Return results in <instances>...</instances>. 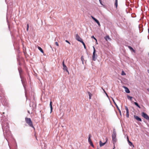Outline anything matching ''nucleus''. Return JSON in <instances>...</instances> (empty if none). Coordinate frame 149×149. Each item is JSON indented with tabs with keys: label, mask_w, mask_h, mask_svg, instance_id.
<instances>
[{
	"label": "nucleus",
	"mask_w": 149,
	"mask_h": 149,
	"mask_svg": "<svg viewBox=\"0 0 149 149\" xmlns=\"http://www.w3.org/2000/svg\"><path fill=\"white\" fill-rule=\"evenodd\" d=\"M116 134L115 130H113V134L112 135V139L113 143L114 144L117 141L116 137Z\"/></svg>",
	"instance_id": "f257e3e1"
},
{
	"label": "nucleus",
	"mask_w": 149,
	"mask_h": 149,
	"mask_svg": "<svg viewBox=\"0 0 149 149\" xmlns=\"http://www.w3.org/2000/svg\"><path fill=\"white\" fill-rule=\"evenodd\" d=\"M26 122L31 127H34L32 122L30 118H25Z\"/></svg>",
	"instance_id": "f03ea898"
},
{
	"label": "nucleus",
	"mask_w": 149,
	"mask_h": 149,
	"mask_svg": "<svg viewBox=\"0 0 149 149\" xmlns=\"http://www.w3.org/2000/svg\"><path fill=\"white\" fill-rule=\"evenodd\" d=\"M93 55L92 56V59L93 60L95 61L96 60L97 57V55L95 54V48L94 46L93 47Z\"/></svg>",
	"instance_id": "7ed1b4c3"
},
{
	"label": "nucleus",
	"mask_w": 149,
	"mask_h": 149,
	"mask_svg": "<svg viewBox=\"0 0 149 149\" xmlns=\"http://www.w3.org/2000/svg\"><path fill=\"white\" fill-rule=\"evenodd\" d=\"M141 115L143 117H144V118H146V119H147V120H149V117L145 113L143 112L141 113Z\"/></svg>",
	"instance_id": "20e7f679"
},
{
	"label": "nucleus",
	"mask_w": 149,
	"mask_h": 149,
	"mask_svg": "<svg viewBox=\"0 0 149 149\" xmlns=\"http://www.w3.org/2000/svg\"><path fill=\"white\" fill-rule=\"evenodd\" d=\"M75 38L77 41L81 42L83 41L81 38L79 37L78 34H76L75 35Z\"/></svg>",
	"instance_id": "39448f33"
},
{
	"label": "nucleus",
	"mask_w": 149,
	"mask_h": 149,
	"mask_svg": "<svg viewBox=\"0 0 149 149\" xmlns=\"http://www.w3.org/2000/svg\"><path fill=\"white\" fill-rule=\"evenodd\" d=\"M91 17L97 23L98 25L99 26H100V24L99 22V21L96 18H95L93 16H91Z\"/></svg>",
	"instance_id": "423d86ee"
},
{
	"label": "nucleus",
	"mask_w": 149,
	"mask_h": 149,
	"mask_svg": "<svg viewBox=\"0 0 149 149\" xmlns=\"http://www.w3.org/2000/svg\"><path fill=\"white\" fill-rule=\"evenodd\" d=\"M91 17L97 23L98 25L99 26H100V24L99 22V21L96 18H95L93 16H91Z\"/></svg>",
	"instance_id": "0eeeda50"
},
{
	"label": "nucleus",
	"mask_w": 149,
	"mask_h": 149,
	"mask_svg": "<svg viewBox=\"0 0 149 149\" xmlns=\"http://www.w3.org/2000/svg\"><path fill=\"white\" fill-rule=\"evenodd\" d=\"M113 102H114L116 106L117 107V109H118V110L119 111V113L121 116V111L119 109L118 105H117V104L115 103V101H114V100L113 99Z\"/></svg>",
	"instance_id": "6e6552de"
},
{
	"label": "nucleus",
	"mask_w": 149,
	"mask_h": 149,
	"mask_svg": "<svg viewBox=\"0 0 149 149\" xmlns=\"http://www.w3.org/2000/svg\"><path fill=\"white\" fill-rule=\"evenodd\" d=\"M63 69L64 70L66 71L67 72H68V73L69 74V72L67 68L65 65H63Z\"/></svg>",
	"instance_id": "1a4fd4ad"
},
{
	"label": "nucleus",
	"mask_w": 149,
	"mask_h": 149,
	"mask_svg": "<svg viewBox=\"0 0 149 149\" xmlns=\"http://www.w3.org/2000/svg\"><path fill=\"white\" fill-rule=\"evenodd\" d=\"M123 87L125 89V91L126 93H130V91L127 87L125 86H123Z\"/></svg>",
	"instance_id": "9d476101"
},
{
	"label": "nucleus",
	"mask_w": 149,
	"mask_h": 149,
	"mask_svg": "<svg viewBox=\"0 0 149 149\" xmlns=\"http://www.w3.org/2000/svg\"><path fill=\"white\" fill-rule=\"evenodd\" d=\"M134 118L137 120L140 121H141V119L138 116H134Z\"/></svg>",
	"instance_id": "9b49d317"
},
{
	"label": "nucleus",
	"mask_w": 149,
	"mask_h": 149,
	"mask_svg": "<svg viewBox=\"0 0 149 149\" xmlns=\"http://www.w3.org/2000/svg\"><path fill=\"white\" fill-rule=\"evenodd\" d=\"M100 143V147H102L106 143V142H104V143H102L101 141H100L99 142Z\"/></svg>",
	"instance_id": "f8f14e48"
},
{
	"label": "nucleus",
	"mask_w": 149,
	"mask_h": 149,
	"mask_svg": "<svg viewBox=\"0 0 149 149\" xmlns=\"http://www.w3.org/2000/svg\"><path fill=\"white\" fill-rule=\"evenodd\" d=\"M128 47L129 49L131 51H132L134 53L135 52V51L133 49L131 46H128Z\"/></svg>",
	"instance_id": "ddd939ff"
},
{
	"label": "nucleus",
	"mask_w": 149,
	"mask_h": 149,
	"mask_svg": "<svg viewBox=\"0 0 149 149\" xmlns=\"http://www.w3.org/2000/svg\"><path fill=\"white\" fill-rule=\"evenodd\" d=\"M52 102L51 101L50 102V104H49L50 107V109H51V112H50L51 113L52 110V109H53L52 105Z\"/></svg>",
	"instance_id": "4468645a"
},
{
	"label": "nucleus",
	"mask_w": 149,
	"mask_h": 149,
	"mask_svg": "<svg viewBox=\"0 0 149 149\" xmlns=\"http://www.w3.org/2000/svg\"><path fill=\"white\" fill-rule=\"evenodd\" d=\"M128 144L130 146H132L133 147H134V145L130 141H128Z\"/></svg>",
	"instance_id": "2eb2a0df"
},
{
	"label": "nucleus",
	"mask_w": 149,
	"mask_h": 149,
	"mask_svg": "<svg viewBox=\"0 0 149 149\" xmlns=\"http://www.w3.org/2000/svg\"><path fill=\"white\" fill-rule=\"evenodd\" d=\"M2 127H3V126H2ZM6 130H5V129H4V128L3 127V131L4 132H5L6 131H8V130H9V129H8V126H6Z\"/></svg>",
	"instance_id": "dca6fc26"
},
{
	"label": "nucleus",
	"mask_w": 149,
	"mask_h": 149,
	"mask_svg": "<svg viewBox=\"0 0 149 149\" xmlns=\"http://www.w3.org/2000/svg\"><path fill=\"white\" fill-rule=\"evenodd\" d=\"M105 38L106 40L107 41L109 40L110 39L109 37V36H106L105 37Z\"/></svg>",
	"instance_id": "f3484780"
},
{
	"label": "nucleus",
	"mask_w": 149,
	"mask_h": 149,
	"mask_svg": "<svg viewBox=\"0 0 149 149\" xmlns=\"http://www.w3.org/2000/svg\"><path fill=\"white\" fill-rule=\"evenodd\" d=\"M38 49L40 51L42 52V53H43V51L42 49L40 47H38Z\"/></svg>",
	"instance_id": "a211bd4d"
},
{
	"label": "nucleus",
	"mask_w": 149,
	"mask_h": 149,
	"mask_svg": "<svg viewBox=\"0 0 149 149\" xmlns=\"http://www.w3.org/2000/svg\"><path fill=\"white\" fill-rule=\"evenodd\" d=\"M125 110H126V113H129V110H128V107L126 106H125Z\"/></svg>",
	"instance_id": "6ab92c4d"
},
{
	"label": "nucleus",
	"mask_w": 149,
	"mask_h": 149,
	"mask_svg": "<svg viewBox=\"0 0 149 149\" xmlns=\"http://www.w3.org/2000/svg\"><path fill=\"white\" fill-rule=\"evenodd\" d=\"M115 5L117 8L118 6V0H115Z\"/></svg>",
	"instance_id": "aec40b11"
},
{
	"label": "nucleus",
	"mask_w": 149,
	"mask_h": 149,
	"mask_svg": "<svg viewBox=\"0 0 149 149\" xmlns=\"http://www.w3.org/2000/svg\"><path fill=\"white\" fill-rule=\"evenodd\" d=\"M134 104L136 106H137V107H138L139 108H140L141 107L138 104V103L136 102H134Z\"/></svg>",
	"instance_id": "412c9836"
},
{
	"label": "nucleus",
	"mask_w": 149,
	"mask_h": 149,
	"mask_svg": "<svg viewBox=\"0 0 149 149\" xmlns=\"http://www.w3.org/2000/svg\"><path fill=\"white\" fill-rule=\"evenodd\" d=\"M127 97L128 99H129L130 100H132V97L129 96V95L127 96Z\"/></svg>",
	"instance_id": "4be33fe9"
},
{
	"label": "nucleus",
	"mask_w": 149,
	"mask_h": 149,
	"mask_svg": "<svg viewBox=\"0 0 149 149\" xmlns=\"http://www.w3.org/2000/svg\"><path fill=\"white\" fill-rule=\"evenodd\" d=\"M88 93L89 95V99H91L92 95L90 92H88Z\"/></svg>",
	"instance_id": "5701e85b"
},
{
	"label": "nucleus",
	"mask_w": 149,
	"mask_h": 149,
	"mask_svg": "<svg viewBox=\"0 0 149 149\" xmlns=\"http://www.w3.org/2000/svg\"><path fill=\"white\" fill-rule=\"evenodd\" d=\"M81 42L82 43L83 45L84 46V48L86 49V46H85V44L84 43V42L83 41H82V42Z\"/></svg>",
	"instance_id": "b1692460"
},
{
	"label": "nucleus",
	"mask_w": 149,
	"mask_h": 149,
	"mask_svg": "<svg viewBox=\"0 0 149 149\" xmlns=\"http://www.w3.org/2000/svg\"><path fill=\"white\" fill-rule=\"evenodd\" d=\"M81 61H82V63L83 64H84V58H83V56H81Z\"/></svg>",
	"instance_id": "393cba45"
},
{
	"label": "nucleus",
	"mask_w": 149,
	"mask_h": 149,
	"mask_svg": "<svg viewBox=\"0 0 149 149\" xmlns=\"http://www.w3.org/2000/svg\"><path fill=\"white\" fill-rule=\"evenodd\" d=\"M126 74L123 71L122 72L121 75H125Z\"/></svg>",
	"instance_id": "a878e982"
},
{
	"label": "nucleus",
	"mask_w": 149,
	"mask_h": 149,
	"mask_svg": "<svg viewBox=\"0 0 149 149\" xmlns=\"http://www.w3.org/2000/svg\"><path fill=\"white\" fill-rule=\"evenodd\" d=\"M89 144L91 145V146H92L93 147H94V145L93 144V143H92V142H90V143H89Z\"/></svg>",
	"instance_id": "bb28decb"
},
{
	"label": "nucleus",
	"mask_w": 149,
	"mask_h": 149,
	"mask_svg": "<svg viewBox=\"0 0 149 149\" xmlns=\"http://www.w3.org/2000/svg\"><path fill=\"white\" fill-rule=\"evenodd\" d=\"M91 38H94L96 41H97V39L94 37V36H91Z\"/></svg>",
	"instance_id": "cd10ccee"
},
{
	"label": "nucleus",
	"mask_w": 149,
	"mask_h": 149,
	"mask_svg": "<svg viewBox=\"0 0 149 149\" xmlns=\"http://www.w3.org/2000/svg\"><path fill=\"white\" fill-rule=\"evenodd\" d=\"M88 141L89 143H90V142H92V141H91V139H88Z\"/></svg>",
	"instance_id": "c85d7f7f"
},
{
	"label": "nucleus",
	"mask_w": 149,
	"mask_h": 149,
	"mask_svg": "<svg viewBox=\"0 0 149 149\" xmlns=\"http://www.w3.org/2000/svg\"><path fill=\"white\" fill-rule=\"evenodd\" d=\"M99 2H100V3L102 5V6H103V4L102 3V1H101V0H99Z\"/></svg>",
	"instance_id": "c756f323"
},
{
	"label": "nucleus",
	"mask_w": 149,
	"mask_h": 149,
	"mask_svg": "<svg viewBox=\"0 0 149 149\" xmlns=\"http://www.w3.org/2000/svg\"><path fill=\"white\" fill-rule=\"evenodd\" d=\"M126 116L128 118L129 117V113H126Z\"/></svg>",
	"instance_id": "7c9ffc66"
},
{
	"label": "nucleus",
	"mask_w": 149,
	"mask_h": 149,
	"mask_svg": "<svg viewBox=\"0 0 149 149\" xmlns=\"http://www.w3.org/2000/svg\"><path fill=\"white\" fill-rule=\"evenodd\" d=\"M55 43L56 45H57V46H58V44L57 42H56Z\"/></svg>",
	"instance_id": "2f4dec72"
},
{
	"label": "nucleus",
	"mask_w": 149,
	"mask_h": 149,
	"mask_svg": "<svg viewBox=\"0 0 149 149\" xmlns=\"http://www.w3.org/2000/svg\"><path fill=\"white\" fill-rule=\"evenodd\" d=\"M65 42L67 43H69L70 45V42L67 40H65Z\"/></svg>",
	"instance_id": "473e14b6"
},
{
	"label": "nucleus",
	"mask_w": 149,
	"mask_h": 149,
	"mask_svg": "<svg viewBox=\"0 0 149 149\" xmlns=\"http://www.w3.org/2000/svg\"><path fill=\"white\" fill-rule=\"evenodd\" d=\"M62 64H63V65H65L64 64V61H63V62H62Z\"/></svg>",
	"instance_id": "72a5a7b5"
},
{
	"label": "nucleus",
	"mask_w": 149,
	"mask_h": 149,
	"mask_svg": "<svg viewBox=\"0 0 149 149\" xmlns=\"http://www.w3.org/2000/svg\"><path fill=\"white\" fill-rule=\"evenodd\" d=\"M91 135L89 134L88 139H91Z\"/></svg>",
	"instance_id": "f704fd0d"
},
{
	"label": "nucleus",
	"mask_w": 149,
	"mask_h": 149,
	"mask_svg": "<svg viewBox=\"0 0 149 149\" xmlns=\"http://www.w3.org/2000/svg\"><path fill=\"white\" fill-rule=\"evenodd\" d=\"M127 141H129V139L128 137V136L127 137Z\"/></svg>",
	"instance_id": "c9c22d12"
},
{
	"label": "nucleus",
	"mask_w": 149,
	"mask_h": 149,
	"mask_svg": "<svg viewBox=\"0 0 149 149\" xmlns=\"http://www.w3.org/2000/svg\"><path fill=\"white\" fill-rule=\"evenodd\" d=\"M19 74L20 75V74H21V72L20 71H20V70L19 69Z\"/></svg>",
	"instance_id": "e433bc0d"
},
{
	"label": "nucleus",
	"mask_w": 149,
	"mask_h": 149,
	"mask_svg": "<svg viewBox=\"0 0 149 149\" xmlns=\"http://www.w3.org/2000/svg\"><path fill=\"white\" fill-rule=\"evenodd\" d=\"M21 81H22V83L23 84V85L24 86V84H23V82L22 81V79H21Z\"/></svg>",
	"instance_id": "4c0bfd02"
},
{
	"label": "nucleus",
	"mask_w": 149,
	"mask_h": 149,
	"mask_svg": "<svg viewBox=\"0 0 149 149\" xmlns=\"http://www.w3.org/2000/svg\"><path fill=\"white\" fill-rule=\"evenodd\" d=\"M107 140H108V139H107V138H106V141L105 142H106V143L107 142Z\"/></svg>",
	"instance_id": "58836bf2"
},
{
	"label": "nucleus",
	"mask_w": 149,
	"mask_h": 149,
	"mask_svg": "<svg viewBox=\"0 0 149 149\" xmlns=\"http://www.w3.org/2000/svg\"><path fill=\"white\" fill-rule=\"evenodd\" d=\"M103 90L104 91V92H105V93L107 96L108 97V95H107V94L105 92V91L104 90V89H103Z\"/></svg>",
	"instance_id": "ea45409f"
},
{
	"label": "nucleus",
	"mask_w": 149,
	"mask_h": 149,
	"mask_svg": "<svg viewBox=\"0 0 149 149\" xmlns=\"http://www.w3.org/2000/svg\"><path fill=\"white\" fill-rule=\"evenodd\" d=\"M103 90L104 91V92H105V93L107 96L108 97V95H107V94L105 92V91L104 90V89H103Z\"/></svg>",
	"instance_id": "a19ab883"
},
{
	"label": "nucleus",
	"mask_w": 149,
	"mask_h": 149,
	"mask_svg": "<svg viewBox=\"0 0 149 149\" xmlns=\"http://www.w3.org/2000/svg\"><path fill=\"white\" fill-rule=\"evenodd\" d=\"M27 28H29V25L28 24H27Z\"/></svg>",
	"instance_id": "79ce46f5"
},
{
	"label": "nucleus",
	"mask_w": 149,
	"mask_h": 149,
	"mask_svg": "<svg viewBox=\"0 0 149 149\" xmlns=\"http://www.w3.org/2000/svg\"><path fill=\"white\" fill-rule=\"evenodd\" d=\"M28 29H29V28H27V29H26V30L27 31H28Z\"/></svg>",
	"instance_id": "37998d69"
},
{
	"label": "nucleus",
	"mask_w": 149,
	"mask_h": 149,
	"mask_svg": "<svg viewBox=\"0 0 149 149\" xmlns=\"http://www.w3.org/2000/svg\"><path fill=\"white\" fill-rule=\"evenodd\" d=\"M28 111V112L29 113H29V111Z\"/></svg>",
	"instance_id": "c03bdc74"
},
{
	"label": "nucleus",
	"mask_w": 149,
	"mask_h": 149,
	"mask_svg": "<svg viewBox=\"0 0 149 149\" xmlns=\"http://www.w3.org/2000/svg\"><path fill=\"white\" fill-rule=\"evenodd\" d=\"M97 149H99V148H97Z\"/></svg>",
	"instance_id": "a18cd8bd"
},
{
	"label": "nucleus",
	"mask_w": 149,
	"mask_h": 149,
	"mask_svg": "<svg viewBox=\"0 0 149 149\" xmlns=\"http://www.w3.org/2000/svg\"><path fill=\"white\" fill-rule=\"evenodd\" d=\"M113 149H114V148H113Z\"/></svg>",
	"instance_id": "49530a36"
}]
</instances>
